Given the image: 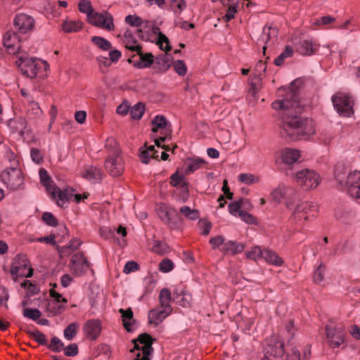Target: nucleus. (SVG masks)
I'll return each mask as SVG.
<instances>
[{
    "label": "nucleus",
    "mask_w": 360,
    "mask_h": 360,
    "mask_svg": "<svg viewBox=\"0 0 360 360\" xmlns=\"http://www.w3.org/2000/svg\"><path fill=\"white\" fill-rule=\"evenodd\" d=\"M272 108L280 112L282 120L281 134L292 141L307 140L315 134L313 121L302 118L304 105L300 101L299 91L288 87L278 90V98L271 103Z\"/></svg>",
    "instance_id": "obj_1"
},
{
    "label": "nucleus",
    "mask_w": 360,
    "mask_h": 360,
    "mask_svg": "<svg viewBox=\"0 0 360 360\" xmlns=\"http://www.w3.org/2000/svg\"><path fill=\"white\" fill-rule=\"evenodd\" d=\"M15 65L23 76L30 79L46 75L49 68L47 61L37 57L20 56L15 61Z\"/></svg>",
    "instance_id": "obj_2"
},
{
    "label": "nucleus",
    "mask_w": 360,
    "mask_h": 360,
    "mask_svg": "<svg viewBox=\"0 0 360 360\" xmlns=\"http://www.w3.org/2000/svg\"><path fill=\"white\" fill-rule=\"evenodd\" d=\"M334 174L338 184L347 188L351 197L360 199V171L351 172L346 176L342 168L336 167Z\"/></svg>",
    "instance_id": "obj_3"
},
{
    "label": "nucleus",
    "mask_w": 360,
    "mask_h": 360,
    "mask_svg": "<svg viewBox=\"0 0 360 360\" xmlns=\"http://www.w3.org/2000/svg\"><path fill=\"white\" fill-rule=\"evenodd\" d=\"M318 214L317 204L314 202H302L295 206L290 220L292 223L302 226L303 221L311 220Z\"/></svg>",
    "instance_id": "obj_4"
},
{
    "label": "nucleus",
    "mask_w": 360,
    "mask_h": 360,
    "mask_svg": "<svg viewBox=\"0 0 360 360\" xmlns=\"http://www.w3.org/2000/svg\"><path fill=\"white\" fill-rule=\"evenodd\" d=\"M295 181L304 191L315 189L321 182L320 175L314 169H303L295 174Z\"/></svg>",
    "instance_id": "obj_5"
},
{
    "label": "nucleus",
    "mask_w": 360,
    "mask_h": 360,
    "mask_svg": "<svg viewBox=\"0 0 360 360\" xmlns=\"http://www.w3.org/2000/svg\"><path fill=\"white\" fill-rule=\"evenodd\" d=\"M332 102L337 112L348 117L354 113V101L351 96L345 93H337L332 97Z\"/></svg>",
    "instance_id": "obj_6"
},
{
    "label": "nucleus",
    "mask_w": 360,
    "mask_h": 360,
    "mask_svg": "<svg viewBox=\"0 0 360 360\" xmlns=\"http://www.w3.org/2000/svg\"><path fill=\"white\" fill-rule=\"evenodd\" d=\"M1 179L7 188L11 191L19 189L24 183L22 172L16 167L4 169L1 174Z\"/></svg>",
    "instance_id": "obj_7"
},
{
    "label": "nucleus",
    "mask_w": 360,
    "mask_h": 360,
    "mask_svg": "<svg viewBox=\"0 0 360 360\" xmlns=\"http://www.w3.org/2000/svg\"><path fill=\"white\" fill-rule=\"evenodd\" d=\"M8 127L13 134H18L24 141H30L34 139L30 127L25 118L15 117L8 121Z\"/></svg>",
    "instance_id": "obj_8"
},
{
    "label": "nucleus",
    "mask_w": 360,
    "mask_h": 360,
    "mask_svg": "<svg viewBox=\"0 0 360 360\" xmlns=\"http://www.w3.org/2000/svg\"><path fill=\"white\" fill-rule=\"evenodd\" d=\"M89 22L92 25L108 32H112L115 29L114 17L107 11L95 12Z\"/></svg>",
    "instance_id": "obj_9"
},
{
    "label": "nucleus",
    "mask_w": 360,
    "mask_h": 360,
    "mask_svg": "<svg viewBox=\"0 0 360 360\" xmlns=\"http://www.w3.org/2000/svg\"><path fill=\"white\" fill-rule=\"evenodd\" d=\"M134 348L130 350L134 352L136 349H141L142 356L141 360H150L153 352V339L151 336L147 333H143L139 335L137 340L133 341Z\"/></svg>",
    "instance_id": "obj_10"
},
{
    "label": "nucleus",
    "mask_w": 360,
    "mask_h": 360,
    "mask_svg": "<svg viewBox=\"0 0 360 360\" xmlns=\"http://www.w3.org/2000/svg\"><path fill=\"white\" fill-rule=\"evenodd\" d=\"M326 337L328 344L332 348L339 347L344 342V328L330 322L326 326Z\"/></svg>",
    "instance_id": "obj_11"
},
{
    "label": "nucleus",
    "mask_w": 360,
    "mask_h": 360,
    "mask_svg": "<svg viewBox=\"0 0 360 360\" xmlns=\"http://www.w3.org/2000/svg\"><path fill=\"white\" fill-rule=\"evenodd\" d=\"M105 167L107 172L112 176L121 175L124 169V162L122 153H114V155H108L105 162Z\"/></svg>",
    "instance_id": "obj_12"
},
{
    "label": "nucleus",
    "mask_w": 360,
    "mask_h": 360,
    "mask_svg": "<svg viewBox=\"0 0 360 360\" xmlns=\"http://www.w3.org/2000/svg\"><path fill=\"white\" fill-rule=\"evenodd\" d=\"M90 264L82 252H77L72 255L70 267L76 276H82L90 269Z\"/></svg>",
    "instance_id": "obj_13"
},
{
    "label": "nucleus",
    "mask_w": 360,
    "mask_h": 360,
    "mask_svg": "<svg viewBox=\"0 0 360 360\" xmlns=\"http://www.w3.org/2000/svg\"><path fill=\"white\" fill-rule=\"evenodd\" d=\"M13 25L18 32L25 34L33 29L34 20L27 14L19 13L15 15Z\"/></svg>",
    "instance_id": "obj_14"
},
{
    "label": "nucleus",
    "mask_w": 360,
    "mask_h": 360,
    "mask_svg": "<svg viewBox=\"0 0 360 360\" xmlns=\"http://www.w3.org/2000/svg\"><path fill=\"white\" fill-rule=\"evenodd\" d=\"M4 47L9 53L15 54L20 49V41L18 34L13 31H7L3 39Z\"/></svg>",
    "instance_id": "obj_15"
},
{
    "label": "nucleus",
    "mask_w": 360,
    "mask_h": 360,
    "mask_svg": "<svg viewBox=\"0 0 360 360\" xmlns=\"http://www.w3.org/2000/svg\"><path fill=\"white\" fill-rule=\"evenodd\" d=\"M176 210L166 204H161L157 209V214L160 219L167 225L174 228L176 226L174 215Z\"/></svg>",
    "instance_id": "obj_16"
},
{
    "label": "nucleus",
    "mask_w": 360,
    "mask_h": 360,
    "mask_svg": "<svg viewBox=\"0 0 360 360\" xmlns=\"http://www.w3.org/2000/svg\"><path fill=\"white\" fill-rule=\"evenodd\" d=\"M131 57L134 58L136 56H139V60H135L131 58L129 59V63H133L134 67L141 69L149 68L154 61V57L151 53H143L142 51H135Z\"/></svg>",
    "instance_id": "obj_17"
},
{
    "label": "nucleus",
    "mask_w": 360,
    "mask_h": 360,
    "mask_svg": "<svg viewBox=\"0 0 360 360\" xmlns=\"http://www.w3.org/2000/svg\"><path fill=\"white\" fill-rule=\"evenodd\" d=\"M301 152L298 149L285 148L279 152V158L285 165H292L298 161Z\"/></svg>",
    "instance_id": "obj_18"
},
{
    "label": "nucleus",
    "mask_w": 360,
    "mask_h": 360,
    "mask_svg": "<svg viewBox=\"0 0 360 360\" xmlns=\"http://www.w3.org/2000/svg\"><path fill=\"white\" fill-rule=\"evenodd\" d=\"M101 323L99 320H89L84 325V332L88 339L94 340L101 334Z\"/></svg>",
    "instance_id": "obj_19"
},
{
    "label": "nucleus",
    "mask_w": 360,
    "mask_h": 360,
    "mask_svg": "<svg viewBox=\"0 0 360 360\" xmlns=\"http://www.w3.org/2000/svg\"><path fill=\"white\" fill-rule=\"evenodd\" d=\"M172 313V311L165 308H155L149 311L148 317V323L155 326L159 325L164 319Z\"/></svg>",
    "instance_id": "obj_20"
},
{
    "label": "nucleus",
    "mask_w": 360,
    "mask_h": 360,
    "mask_svg": "<svg viewBox=\"0 0 360 360\" xmlns=\"http://www.w3.org/2000/svg\"><path fill=\"white\" fill-rule=\"evenodd\" d=\"M56 191L53 194H50L53 199L56 200V202L60 207L67 206L68 202L72 195V189L67 188L64 190H60L58 187L55 185Z\"/></svg>",
    "instance_id": "obj_21"
},
{
    "label": "nucleus",
    "mask_w": 360,
    "mask_h": 360,
    "mask_svg": "<svg viewBox=\"0 0 360 360\" xmlns=\"http://www.w3.org/2000/svg\"><path fill=\"white\" fill-rule=\"evenodd\" d=\"M66 302L67 301L65 298L62 297L60 295H58L56 300L49 302L46 307V311L49 314V316H57L64 310L65 304Z\"/></svg>",
    "instance_id": "obj_22"
},
{
    "label": "nucleus",
    "mask_w": 360,
    "mask_h": 360,
    "mask_svg": "<svg viewBox=\"0 0 360 360\" xmlns=\"http://www.w3.org/2000/svg\"><path fill=\"white\" fill-rule=\"evenodd\" d=\"M319 46L311 39H306L299 43L297 51L303 56H311L318 51Z\"/></svg>",
    "instance_id": "obj_23"
},
{
    "label": "nucleus",
    "mask_w": 360,
    "mask_h": 360,
    "mask_svg": "<svg viewBox=\"0 0 360 360\" xmlns=\"http://www.w3.org/2000/svg\"><path fill=\"white\" fill-rule=\"evenodd\" d=\"M146 27L150 29L153 34L158 35L157 44L159 45L160 48L162 50L168 51L171 49L169 39L165 34L160 32L158 27L154 25L150 22L146 25Z\"/></svg>",
    "instance_id": "obj_24"
},
{
    "label": "nucleus",
    "mask_w": 360,
    "mask_h": 360,
    "mask_svg": "<svg viewBox=\"0 0 360 360\" xmlns=\"http://www.w3.org/2000/svg\"><path fill=\"white\" fill-rule=\"evenodd\" d=\"M245 246L243 244L238 243L237 241L229 240L225 242L224 246L220 249V251L224 255H235L241 253L244 250Z\"/></svg>",
    "instance_id": "obj_25"
},
{
    "label": "nucleus",
    "mask_w": 360,
    "mask_h": 360,
    "mask_svg": "<svg viewBox=\"0 0 360 360\" xmlns=\"http://www.w3.org/2000/svg\"><path fill=\"white\" fill-rule=\"evenodd\" d=\"M81 176L92 183L98 182L102 178L100 169L94 166H87L81 173Z\"/></svg>",
    "instance_id": "obj_26"
},
{
    "label": "nucleus",
    "mask_w": 360,
    "mask_h": 360,
    "mask_svg": "<svg viewBox=\"0 0 360 360\" xmlns=\"http://www.w3.org/2000/svg\"><path fill=\"white\" fill-rule=\"evenodd\" d=\"M119 313L122 316V319L124 328L129 332L132 331L134 328V326L135 324V321L133 318L134 314L131 309H119Z\"/></svg>",
    "instance_id": "obj_27"
},
{
    "label": "nucleus",
    "mask_w": 360,
    "mask_h": 360,
    "mask_svg": "<svg viewBox=\"0 0 360 360\" xmlns=\"http://www.w3.org/2000/svg\"><path fill=\"white\" fill-rule=\"evenodd\" d=\"M22 268H32L27 257L25 255H18L13 261L11 267V274H19Z\"/></svg>",
    "instance_id": "obj_28"
},
{
    "label": "nucleus",
    "mask_w": 360,
    "mask_h": 360,
    "mask_svg": "<svg viewBox=\"0 0 360 360\" xmlns=\"http://www.w3.org/2000/svg\"><path fill=\"white\" fill-rule=\"evenodd\" d=\"M124 43L126 49L132 52L139 51L142 49V47L137 44V41L132 32L129 30L124 32Z\"/></svg>",
    "instance_id": "obj_29"
},
{
    "label": "nucleus",
    "mask_w": 360,
    "mask_h": 360,
    "mask_svg": "<svg viewBox=\"0 0 360 360\" xmlns=\"http://www.w3.org/2000/svg\"><path fill=\"white\" fill-rule=\"evenodd\" d=\"M139 158L143 164H148L151 158H157L158 155H157V151L155 150L154 146H150L146 147V146H142L139 148Z\"/></svg>",
    "instance_id": "obj_30"
},
{
    "label": "nucleus",
    "mask_w": 360,
    "mask_h": 360,
    "mask_svg": "<svg viewBox=\"0 0 360 360\" xmlns=\"http://www.w3.org/2000/svg\"><path fill=\"white\" fill-rule=\"evenodd\" d=\"M39 179L41 184L46 188L48 193L53 194L56 191L55 184L50 178L47 171L44 169H40L39 172Z\"/></svg>",
    "instance_id": "obj_31"
},
{
    "label": "nucleus",
    "mask_w": 360,
    "mask_h": 360,
    "mask_svg": "<svg viewBox=\"0 0 360 360\" xmlns=\"http://www.w3.org/2000/svg\"><path fill=\"white\" fill-rule=\"evenodd\" d=\"M158 300L160 307L172 311L171 306L172 294L169 289L167 288L162 289L160 292Z\"/></svg>",
    "instance_id": "obj_32"
},
{
    "label": "nucleus",
    "mask_w": 360,
    "mask_h": 360,
    "mask_svg": "<svg viewBox=\"0 0 360 360\" xmlns=\"http://www.w3.org/2000/svg\"><path fill=\"white\" fill-rule=\"evenodd\" d=\"M278 29L276 27L264 26L260 36V41L267 44L274 41L278 35Z\"/></svg>",
    "instance_id": "obj_33"
},
{
    "label": "nucleus",
    "mask_w": 360,
    "mask_h": 360,
    "mask_svg": "<svg viewBox=\"0 0 360 360\" xmlns=\"http://www.w3.org/2000/svg\"><path fill=\"white\" fill-rule=\"evenodd\" d=\"M205 163V161L202 158H187L184 163L186 167L185 169L186 174H188L194 172L200 169Z\"/></svg>",
    "instance_id": "obj_34"
},
{
    "label": "nucleus",
    "mask_w": 360,
    "mask_h": 360,
    "mask_svg": "<svg viewBox=\"0 0 360 360\" xmlns=\"http://www.w3.org/2000/svg\"><path fill=\"white\" fill-rule=\"evenodd\" d=\"M266 262L279 266L283 264L282 259L273 250L270 249L263 250V257Z\"/></svg>",
    "instance_id": "obj_35"
},
{
    "label": "nucleus",
    "mask_w": 360,
    "mask_h": 360,
    "mask_svg": "<svg viewBox=\"0 0 360 360\" xmlns=\"http://www.w3.org/2000/svg\"><path fill=\"white\" fill-rule=\"evenodd\" d=\"M244 202L248 203L250 207H252V204L249 200L242 198L229 205V212L230 214L234 217H239L240 213L243 211L242 208Z\"/></svg>",
    "instance_id": "obj_36"
},
{
    "label": "nucleus",
    "mask_w": 360,
    "mask_h": 360,
    "mask_svg": "<svg viewBox=\"0 0 360 360\" xmlns=\"http://www.w3.org/2000/svg\"><path fill=\"white\" fill-rule=\"evenodd\" d=\"M267 353L275 359H281L284 355V343L281 340L276 342L274 345H269Z\"/></svg>",
    "instance_id": "obj_37"
},
{
    "label": "nucleus",
    "mask_w": 360,
    "mask_h": 360,
    "mask_svg": "<svg viewBox=\"0 0 360 360\" xmlns=\"http://www.w3.org/2000/svg\"><path fill=\"white\" fill-rule=\"evenodd\" d=\"M83 27V22L81 20H65L63 23V30L65 32H76L79 31Z\"/></svg>",
    "instance_id": "obj_38"
},
{
    "label": "nucleus",
    "mask_w": 360,
    "mask_h": 360,
    "mask_svg": "<svg viewBox=\"0 0 360 360\" xmlns=\"http://www.w3.org/2000/svg\"><path fill=\"white\" fill-rule=\"evenodd\" d=\"M179 213L182 214L186 219L190 221H195L200 217V212L196 209H191L187 205L180 207Z\"/></svg>",
    "instance_id": "obj_39"
},
{
    "label": "nucleus",
    "mask_w": 360,
    "mask_h": 360,
    "mask_svg": "<svg viewBox=\"0 0 360 360\" xmlns=\"http://www.w3.org/2000/svg\"><path fill=\"white\" fill-rule=\"evenodd\" d=\"M91 41L96 47L103 51H108L112 48L111 43L102 37L94 36L91 37Z\"/></svg>",
    "instance_id": "obj_40"
},
{
    "label": "nucleus",
    "mask_w": 360,
    "mask_h": 360,
    "mask_svg": "<svg viewBox=\"0 0 360 360\" xmlns=\"http://www.w3.org/2000/svg\"><path fill=\"white\" fill-rule=\"evenodd\" d=\"M78 9L81 13L86 15L89 21L95 13L89 0H81L78 4Z\"/></svg>",
    "instance_id": "obj_41"
},
{
    "label": "nucleus",
    "mask_w": 360,
    "mask_h": 360,
    "mask_svg": "<svg viewBox=\"0 0 360 360\" xmlns=\"http://www.w3.org/2000/svg\"><path fill=\"white\" fill-rule=\"evenodd\" d=\"M145 112V105L141 102L130 108V115L134 120H140Z\"/></svg>",
    "instance_id": "obj_42"
},
{
    "label": "nucleus",
    "mask_w": 360,
    "mask_h": 360,
    "mask_svg": "<svg viewBox=\"0 0 360 360\" xmlns=\"http://www.w3.org/2000/svg\"><path fill=\"white\" fill-rule=\"evenodd\" d=\"M262 88V79L259 76H255L251 79L250 81V89L249 91V94H251V96L257 98V94L259 91Z\"/></svg>",
    "instance_id": "obj_43"
},
{
    "label": "nucleus",
    "mask_w": 360,
    "mask_h": 360,
    "mask_svg": "<svg viewBox=\"0 0 360 360\" xmlns=\"http://www.w3.org/2000/svg\"><path fill=\"white\" fill-rule=\"evenodd\" d=\"M124 21L127 24L132 27H141L143 25H148V21H143L140 17L133 15H128L125 17Z\"/></svg>",
    "instance_id": "obj_44"
},
{
    "label": "nucleus",
    "mask_w": 360,
    "mask_h": 360,
    "mask_svg": "<svg viewBox=\"0 0 360 360\" xmlns=\"http://www.w3.org/2000/svg\"><path fill=\"white\" fill-rule=\"evenodd\" d=\"M105 148L108 151V155H114V153H121L120 148L117 146L116 140L112 137H108L105 140Z\"/></svg>",
    "instance_id": "obj_45"
},
{
    "label": "nucleus",
    "mask_w": 360,
    "mask_h": 360,
    "mask_svg": "<svg viewBox=\"0 0 360 360\" xmlns=\"http://www.w3.org/2000/svg\"><path fill=\"white\" fill-rule=\"evenodd\" d=\"M151 250L156 254L163 255L169 252V247L165 243L154 240Z\"/></svg>",
    "instance_id": "obj_46"
},
{
    "label": "nucleus",
    "mask_w": 360,
    "mask_h": 360,
    "mask_svg": "<svg viewBox=\"0 0 360 360\" xmlns=\"http://www.w3.org/2000/svg\"><path fill=\"white\" fill-rule=\"evenodd\" d=\"M238 180L245 184L251 185L259 182V176L250 173H243L238 176Z\"/></svg>",
    "instance_id": "obj_47"
},
{
    "label": "nucleus",
    "mask_w": 360,
    "mask_h": 360,
    "mask_svg": "<svg viewBox=\"0 0 360 360\" xmlns=\"http://www.w3.org/2000/svg\"><path fill=\"white\" fill-rule=\"evenodd\" d=\"M293 54V49L290 46H287L285 48V50L274 60V64L276 66L281 65L285 59L290 58Z\"/></svg>",
    "instance_id": "obj_48"
},
{
    "label": "nucleus",
    "mask_w": 360,
    "mask_h": 360,
    "mask_svg": "<svg viewBox=\"0 0 360 360\" xmlns=\"http://www.w3.org/2000/svg\"><path fill=\"white\" fill-rule=\"evenodd\" d=\"M79 325L77 323L69 324L64 330V337L68 340H72L76 336Z\"/></svg>",
    "instance_id": "obj_49"
},
{
    "label": "nucleus",
    "mask_w": 360,
    "mask_h": 360,
    "mask_svg": "<svg viewBox=\"0 0 360 360\" xmlns=\"http://www.w3.org/2000/svg\"><path fill=\"white\" fill-rule=\"evenodd\" d=\"M285 194L284 186H279L271 192V196L272 198V200L279 204L281 202L283 199L284 198Z\"/></svg>",
    "instance_id": "obj_50"
},
{
    "label": "nucleus",
    "mask_w": 360,
    "mask_h": 360,
    "mask_svg": "<svg viewBox=\"0 0 360 360\" xmlns=\"http://www.w3.org/2000/svg\"><path fill=\"white\" fill-rule=\"evenodd\" d=\"M46 347L53 352H60L63 349L64 344L60 338L55 336L51 339Z\"/></svg>",
    "instance_id": "obj_51"
},
{
    "label": "nucleus",
    "mask_w": 360,
    "mask_h": 360,
    "mask_svg": "<svg viewBox=\"0 0 360 360\" xmlns=\"http://www.w3.org/2000/svg\"><path fill=\"white\" fill-rule=\"evenodd\" d=\"M247 258L257 261L263 257V250L259 246H255L251 250L246 252Z\"/></svg>",
    "instance_id": "obj_52"
},
{
    "label": "nucleus",
    "mask_w": 360,
    "mask_h": 360,
    "mask_svg": "<svg viewBox=\"0 0 360 360\" xmlns=\"http://www.w3.org/2000/svg\"><path fill=\"white\" fill-rule=\"evenodd\" d=\"M22 314L25 317L33 321H37L41 316V311L37 309L25 308Z\"/></svg>",
    "instance_id": "obj_53"
},
{
    "label": "nucleus",
    "mask_w": 360,
    "mask_h": 360,
    "mask_svg": "<svg viewBox=\"0 0 360 360\" xmlns=\"http://www.w3.org/2000/svg\"><path fill=\"white\" fill-rule=\"evenodd\" d=\"M171 7L175 14L180 15L186 8V3L184 0H172Z\"/></svg>",
    "instance_id": "obj_54"
},
{
    "label": "nucleus",
    "mask_w": 360,
    "mask_h": 360,
    "mask_svg": "<svg viewBox=\"0 0 360 360\" xmlns=\"http://www.w3.org/2000/svg\"><path fill=\"white\" fill-rule=\"evenodd\" d=\"M31 335L33 338V340L37 342L38 344L43 345V346H47L48 345V340L46 338V336L41 333V331L36 330L32 332Z\"/></svg>",
    "instance_id": "obj_55"
},
{
    "label": "nucleus",
    "mask_w": 360,
    "mask_h": 360,
    "mask_svg": "<svg viewBox=\"0 0 360 360\" xmlns=\"http://www.w3.org/2000/svg\"><path fill=\"white\" fill-rule=\"evenodd\" d=\"M152 124L154 127L153 131H156L159 129H163L167 124V120L162 115H157L154 117L152 121Z\"/></svg>",
    "instance_id": "obj_56"
},
{
    "label": "nucleus",
    "mask_w": 360,
    "mask_h": 360,
    "mask_svg": "<svg viewBox=\"0 0 360 360\" xmlns=\"http://www.w3.org/2000/svg\"><path fill=\"white\" fill-rule=\"evenodd\" d=\"M173 67L175 72L180 76H184L187 72V68L185 63L181 60L174 62Z\"/></svg>",
    "instance_id": "obj_57"
},
{
    "label": "nucleus",
    "mask_w": 360,
    "mask_h": 360,
    "mask_svg": "<svg viewBox=\"0 0 360 360\" xmlns=\"http://www.w3.org/2000/svg\"><path fill=\"white\" fill-rule=\"evenodd\" d=\"M174 269V263L169 259H164L159 264V270L163 273H168Z\"/></svg>",
    "instance_id": "obj_58"
},
{
    "label": "nucleus",
    "mask_w": 360,
    "mask_h": 360,
    "mask_svg": "<svg viewBox=\"0 0 360 360\" xmlns=\"http://www.w3.org/2000/svg\"><path fill=\"white\" fill-rule=\"evenodd\" d=\"M180 296L181 299L178 300L177 302L184 307H190L192 301L191 295L186 291H182Z\"/></svg>",
    "instance_id": "obj_59"
},
{
    "label": "nucleus",
    "mask_w": 360,
    "mask_h": 360,
    "mask_svg": "<svg viewBox=\"0 0 360 360\" xmlns=\"http://www.w3.org/2000/svg\"><path fill=\"white\" fill-rule=\"evenodd\" d=\"M21 286L26 290L27 296L37 294L39 290L37 285L32 283L28 280H25L23 283H22Z\"/></svg>",
    "instance_id": "obj_60"
},
{
    "label": "nucleus",
    "mask_w": 360,
    "mask_h": 360,
    "mask_svg": "<svg viewBox=\"0 0 360 360\" xmlns=\"http://www.w3.org/2000/svg\"><path fill=\"white\" fill-rule=\"evenodd\" d=\"M41 218L42 220L50 226L55 227L58 225V220L51 212H44Z\"/></svg>",
    "instance_id": "obj_61"
},
{
    "label": "nucleus",
    "mask_w": 360,
    "mask_h": 360,
    "mask_svg": "<svg viewBox=\"0 0 360 360\" xmlns=\"http://www.w3.org/2000/svg\"><path fill=\"white\" fill-rule=\"evenodd\" d=\"M324 271L325 267L322 264H320L317 269L315 270L314 274V281L316 283L319 284L323 281Z\"/></svg>",
    "instance_id": "obj_62"
},
{
    "label": "nucleus",
    "mask_w": 360,
    "mask_h": 360,
    "mask_svg": "<svg viewBox=\"0 0 360 360\" xmlns=\"http://www.w3.org/2000/svg\"><path fill=\"white\" fill-rule=\"evenodd\" d=\"M64 354L66 356L73 357L78 354V346L75 343L70 344L66 347H63Z\"/></svg>",
    "instance_id": "obj_63"
},
{
    "label": "nucleus",
    "mask_w": 360,
    "mask_h": 360,
    "mask_svg": "<svg viewBox=\"0 0 360 360\" xmlns=\"http://www.w3.org/2000/svg\"><path fill=\"white\" fill-rule=\"evenodd\" d=\"M224 243L225 238L222 236H217L210 239V244L212 245L213 250H216L221 246H224Z\"/></svg>",
    "instance_id": "obj_64"
}]
</instances>
